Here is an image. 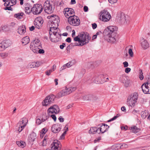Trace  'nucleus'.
<instances>
[{"label":"nucleus","instance_id":"nucleus-1","mask_svg":"<svg viewBox=\"0 0 150 150\" xmlns=\"http://www.w3.org/2000/svg\"><path fill=\"white\" fill-rule=\"evenodd\" d=\"M117 28L114 26H109L105 29L103 32V35L108 42L114 43L117 38Z\"/></svg>","mask_w":150,"mask_h":150},{"label":"nucleus","instance_id":"nucleus-2","mask_svg":"<svg viewBox=\"0 0 150 150\" xmlns=\"http://www.w3.org/2000/svg\"><path fill=\"white\" fill-rule=\"evenodd\" d=\"M81 43L77 45V46H82L88 43L90 40L91 37L86 32H82L80 33Z\"/></svg>","mask_w":150,"mask_h":150},{"label":"nucleus","instance_id":"nucleus-3","mask_svg":"<svg viewBox=\"0 0 150 150\" xmlns=\"http://www.w3.org/2000/svg\"><path fill=\"white\" fill-rule=\"evenodd\" d=\"M76 89V87H71L68 88L66 87L65 89H63L58 93L57 96L59 98H60L70 94L72 92L75 91Z\"/></svg>","mask_w":150,"mask_h":150},{"label":"nucleus","instance_id":"nucleus-4","mask_svg":"<svg viewBox=\"0 0 150 150\" xmlns=\"http://www.w3.org/2000/svg\"><path fill=\"white\" fill-rule=\"evenodd\" d=\"M99 15V19L103 22H108L111 18L110 14L107 10H103L101 11Z\"/></svg>","mask_w":150,"mask_h":150},{"label":"nucleus","instance_id":"nucleus-5","mask_svg":"<svg viewBox=\"0 0 150 150\" xmlns=\"http://www.w3.org/2000/svg\"><path fill=\"white\" fill-rule=\"evenodd\" d=\"M68 22L73 26H78L80 24V21L79 18L75 15L70 16L68 18Z\"/></svg>","mask_w":150,"mask_h":150},{"label":"nucleus","instance_id":"nucleus-6","mask_svg":"<svg viewBox=\"0 0 150 150\" xmlns=\"http://www.w3.org/2000/svg\"><path fill=\"white\" fill-rule=\"evenodd\" d=\"M44 8L45 13L50 14L52 13L54 9V6L51 4L49 1H46L44 3Z\"/></svg>","mask_w":150,"mask_h":150},{"label":"nucleus","instance_id":"nucleus-7","mask_svg":"<svg viewBox=\"0 0 150 150\" xmlns=\"http://www.w3.org/2000/svg\"><path fill=\"white\" fill-rule=\"evenodd\" d=\"M55 96L53 95H51L47 96L42 102V105L47 106L54 103Z\"/></svg>","mask_w":150,"mask_h":150},{"label":"nucleus","instance_id":"nucleus-8","mask_svg":"<svg viewBox=\"0 0 150 150\" xmlns=\"http://www.w3.org/2000/svg\"><path fill=\"white\" fill-rule=\"evenodd\" d=\"M43 10L42 5L39 4H36L33 5L31 9V11L35 15L39 14L41 13Z\"/></svg>","mask_w":150,"mask_h":150},{"label":"nucleus","instance_id":"nucleus-9","mask_svg":"<svg viewBox=\"0 0 150 150\" xmlns=\"http://www.w3.org/2000/svg\"><path fill=\"white\" fill-rule=\"evenodd\" d=\"M141 88L144 93L150 94V77H149L146 82L142 84Z\"/></svg>","mask_w":150,"mask_h":150},{"label":"nucleus","instance_id":"nucleus-10","mask_svg":"<svg viewBox=\"0 0 150 150\" xmlns=\"http://www.w3.org/2000/svg\"><path fill=\"white\" fill-rule=\"evenodd\" d=\"M47 18L51 21V25L58 27L59 22V17L56 15H51L47 16Z\"/></svg>","mask_w":150,"mask_h":150},{"label":"nucleus","instance_id":"nucleus-11","mask_svg":"<svg viewBox=\"0 0 150 150\" xmlns=\"http://www.w3.org/2000/svg\"><path fill=\"white\" fill-rule=\"evenodd\" d=\"M12 44L11 41L9 40H4L0 43V51H3L10 46Z\"/></svg>","mask_w":150,"mask_h":150},{"label":"nucleus","instance_id":"nucleus-12","mask_svg":"<svg viewBox=\"0 0 150 150\" xmlns=\"http://www.w3.org/2000/svg\"><path fill=\"white\" fill-rule=\"evenodd\" d=\"M59 111V109L57 105H54L51 106L48 110L47 112L49 116L50 115V113H57Z\"/></svg>","mask_w":150,"mask_h":150},{"label":"nucleus","instance_id":"nucleus-13","mask_svg":"<svg viewBox=\"0 0 150 150\" xmlns=\"http://www.w3.org/2000/svg\"><path fill=\"white\" fill-rule=\"evenodd\" d=\"M51 146V149L52 150H61V145L60 143L57 140H54Z\"/></svg>","mask_w":150,"mask_h":150},{"label":"nucleus","instance_id":"nucleus-14","mask_svg":"<svg viewBox=\"0 0 150 150\" xmlns=\"http://www.w3.org/2000/svg\"><path fill=\"white\" fill-rule=\"evenodd\" d=\"M63 13L66 17L68 18L74 13V11L73 9L71 8H67L64 9Z\"/></svg>","mask_w":150,"mask_h":150},{"label":"nucleus","instance_id":"nucleus-15","mask_svg":"<svg viewBox=\"0 0 150 150\" xmlns=\"http://www.w3.org/2000/svg\"><path fill=\"white\" fill-rule=\"evenodd\" d=\"M42 18L40 17L37 18L34 21V24L36 28L39 29L43 23Z\"/></svg>","mask_w":150,"mask_h":150},{"label":"nucleus","instance_id":"nucleus-16","mask_svg":"<svg viewBox=\"0 0 150 150\" xmlns=\"http://www.w3.org/2000/svg\"><path fill=\"white\" fill-rule=\"evenodd\" d=\"M50 38L52 42H58L60 36L57 35V34H52L51 32H49Z\"/></svg>","mask_w":150,"mask_h":150},{"label":"nucleus","instance_id":"nucleus-17","mask_svg":"<svg viewBox=\"0 0 150 150\" xmlns=\"http://www.w3.org/2000/svg\"><path fill=\"white\" fill-rule=\"evenodd\" d=\"M62 128L61 125L59 124H56L54 125L51 128L52 131L55 133L59 132Z\"/></svg>","mask_w":150,"mask_h":150},{"label":"nucleus","instance_id":"nucleus-18","mask_svg":"<svg viewBox=\"0 0 150 150\" xmlns=\"http://www.w3.org/2000/svg\"><path fill=\"white\" fill-rule=\"evenodd\" d=\"M27 121L25 118H23L18 123L17 127H20L21 130H22L26 125Z\"/></svg>","mask_w":150,"mask_h":150},{"label":"nucleus","instance_id":"nucleus-19","mask_svg":"<svg viewBox=\"0 0 150 150\" xmlns=\"http://www.w3.org/2000/svg\"><path fill=\"white\" fill-rule=\"evenodd\" d=\"M140 44L142 47L146 49L149 47V45L147 41L143 38L140 39Z\"/></svg>","mask_w":150,"mask_h":150},{"label":"nucleus","instance_id":"nucleus-20","mask_svg":"<svg viewBox=\"0 0 150 150\" xmlns=\"http://www.w3.org/2000/svg\"><path fill=\"white\" fill-rule=\"evenodd\" d=\"M109 126L106 124H103L100 128H99V131H98V133L100 134V133H103L108 131Z\"/></svg>","mask_w":150,"mask_h":150},{"label":"nucleus","instance_id":"nucleus-21","mask_svg":"<svg viewBox=\"0 0 150 150\" xmlns=\"http://www.w3.org/2000/svg\"><path fill=\"white\" fill-rule=\"evenodd\" d=\"M128 18V16H126L124 13H122L120 17V22L122 24L127 23L129 20Z\"/></svg>","mask_w":150,"mask_h":150},{"label":"nucleus","instance_id":"nucleus-22","mask_svg":"<svg viewBox=\"0 0 150 150\" xmlns=\"http://www.w3.org/2000/svg\"><path fill=\"white\" fill-rule=\"evenodd\" d=\"M51 25V27H50L49 32H51L52 34H57V35H58L59 36H60V34L58 32V30H59L57 28L58 27H56L53 25Z\"/></svg>","mask_w":150,"mask_h":150},{"label":"nucleus","instance_id":"nucleus-23","mask_svg":"<svg viewBox=\"0 0 150 150\" xmlns=\"http://www.w3.org/2000/svg\"><path fill=\"white\" fill-rule=\"evenodd\" d=\"M98 97L95 95L90 94L84 96L83 97V99L86 100H90L94 101L97 99Z\"/></svg>","mask_w":150,"mask_h":150},{"label":"nucleus","instance_id":"nucleus-24","mask_svg":"<svg viewBox=\"0 0 150 150\" xmlns=\"http://www.w3.org/2000/svg\"><path fill=\"white\" fill-rule=\"evenodd\" d=\"M30 45L32 46L36 47H37L42 48L41 44L40 41L38 39L35 40L30 43Z\"/></svg>","mask_w":150,"mask_h":150},{"label":"nucleus","instance_id":"nucleus-25","mask_svg":"<svg viewBox=\"0 0 150 150\" xmlns=\"http://www.w3.org/2000/svg\"><path fill=\"white\" fill-rule=\"evenodd\" d=\"M106 75L107 74H100L99 75L98 77H96V81L98 83H101L102 82L101 81H103V82L105 81L104 79Z\"/></svg>","mask_w":150,"mask_h":150},{"label":"nucleus","instance_id":"nucleus-26","mask_svg":"<svg viewBox=\"0 0 150 150\" xmlns=\"http://www.w3.org/2000/svg\"><path fill=\"white\" fill-rule=\"evenodd\" d=\"M136 102L132 100H131L129 98H128L127 99V104L129 107L132 108L134 107L135 105V103Z\"/></svg>","mask_w":150,"mask_h":150},{"label":"nucleus","instance_id":"nucleus-27","mask_svg":"<svg viewBox=\"0 0 150 150\" xmlns=\"http://www.w3.org/2000/svg\"><path fill=\"white\" fill-rule=\"evenodd\" d=\"M99 128H97L96 127H92L91 128L89 131V133L90 134H94L96 133H98V131H99Z\"/></svg>","mask_w":150,"mask_h":150},{"label":"nucleus","instance_id":"nucleus-28","mask_svg":"<svg viewBox=\"0 0 150 150\" xmlns=\"http://www.w3.org/2000/svg\"><path fill=\"white\" fill-rule=\"evenodd\" d=\"M18 32L21 35L24 34L25 32V26L23 25L21 26H20L18 29Z\"/></svg>","mask_w":150,"mask_h":150},{"label":"nucleus","instance_id":"nucleus-29","mask_svg":"<svg viewBox=\"0 0 150 150\" xmlns=\"http://www.w3.org/2000/svg\"><path fill=\"white\" fill-rule=\"evenodd\" d=\"M30 39L28 36H26L23 38L22 40V43L24 45H25L29 42Z\"/></svg>","mask_w":150,"mask_h":150},{"label":"nucleus","instance_id":"nucleus-30","mask_svg":"<svg viewBox=\"0 0 150 150\" xmlns=\"http://www.w3.org/2000/svg\"><path fill=\"white\" fill-rule=\"evenodd\" d=\"M129 129H130L131 132L134 133L138 132L140 130V129L138 128L136 126L130 127Z\"/></svg>","mask_w":150,"mask_h":150},{"label":"nucleus","instance_id":"nucleus-31","mask_svg":"<svg viewBox=\"0 0 150 150\" xmlns=\"http://www.w3.org/2000/svg\"><path fill=\"white\" fill-rule=\"evenodd\" d=\"M138 96V93L136 92H134L133 93L132 96L131 95V96H130L128 98H129L131 99V100H132L137 102V99Z\"/></svg>","mask_w":150,"mask_h":150},{"label":"nucleus","instance_id":"nucleus-32","mask_svg":"<svg viewBox=\"0 0 150 150\" xmlns=\"http://www.w3.org/2000/svg\"><path fill=\"white\" fill-rule=\"evenodd\" d=\"M16 144L19 147L22 148H24L26 146L25 142L22 141H16Z\"/></svg>","mask_w":150,"mask_h":150},{"label":"nucleus","instance_id":"nucleus-33","mask_svg":"<svg viewBox=\"0 0 150 150\" xmlns=\"http://www.w3.org/2000/svg\"><path fill=\"white\" fill-rule=\"evenodd\" d=\"M30 48L34 53H36L37 52L38 49L40 48L39 47H35V46H32L31 45H30Z\"/></svg>","mask_w":150,"mask_h":150},{"label":"nucleus","instance_id":"nucleus-34","mask_svg":"<svg viewBox=\"0 0 150 150\" xmlns=\"http://www.w3.org/2000/svg\"><path fill=\"white\" fill-rule=\"evenodd\" d=\"M23 15V13H21L15 14L14 16L18 19H20L22 18Z\"/></svg>","mask_w":150,"mask_h":150},{"label":"nucleus","instance_id":"nucleus-35","mask_svg":"<svg viewBox=\"0 0 150 150\" xmlns=\"http://www.w3.org/2000/svg\"><path fill=\"white\" fill-rule=\"evenodd\" d=\"M139 77L141 80H142L144 78L142 71L141 69H140L139 70Z\"/></svg>","mask_w":150,"mask_h":150},{"label":"nucleus","instance_id":"nucleus-36","mask_svg":"<svg viewBox=\"0 0 150 150\" xmlns=\"http://www.w3.org/2000/svg\"><path fill=\"white\" fill-rule=\"evenodd\" d=\"M8 2H10V4L11 6H13L15 5L17 3L16 0H8Z\"/></svg>","mask_w":150,"mask_h":150},{"label":"nucleus","instance_id":"nucleus-37","mask_svg":"<svg viewBox=\"0 0 150 150\" xmlns=\"http://www.w3.org/2000/svg\"><path fill=\"white\" fill-rule=\"evenodd\" d=\"M47 129L46 128H44L41 131L40 134V136L41 137L42 135V136L44 135L47 131Z\"/></svg>","mask_w":150,"mask_h":150},{"label":"nucleus","instance_id":"nucleus-38","mask_svg":"<svg viewBox=\"0 0 150 150\" xmlns=\"http://www.w3.org/2000/svg\"><path fill=\"white\" fill-rule=\"evenodd\" d=\"M79 37L78 36H76L75 37L74 39V40L76 41H78L79 43V44H80L81 43V40H80V34L79 35Z\"/></svg>","mask_w":150,"mask_h":150},{"label":"nucleus","instance_id":"nucleus-39","mask_svg":"<svg viewBox=\"0 0 150 150\" xmlns=\"http://www.w3.org/2000/svg\"><path fill=\"white\" fill-rule=\"evenodd\" d=\"M30 7L28 6L25 7V12L28 14H29L31 11L30 9Z\"/></svg>","mask_w":150,"mask_h":150},{"label":"nucleus","instance_id":"nucleus-40","mask_svg":"<svg viewBox=\"0 0 150 150\" xmlns=\"http://www.w3.org/2000/svg\"><path fill=\"white\" fill-rule=\"evenodd\" d=\"M126 77L123 75H121L120 78V80L121 82L123 83L125 81H126Z\"/></svg>","mask_w":150,"mask_h":150},{"label":"nucleus","instance_id":"nucleus-41","mask_svg":"<svg viewBox=\"0 0 150 150\" xmlns=\"http://www.w3.org/2000/svg\"><path fill=\"white\" fill-rule=\"evenodd\" d=\"M45 119H44V117L43 116H42V118L41 120V122H44L45 121L47 120L49 117V115H47L46 113L45 114Z\"/></svg>","mask_w":150,"mask_h":150},{"label":"nucleus","instance_id":"nucleus-42","mask_svg":"<svg viewBox=\"0 0 150 150\" xmlns=\"http://www.w3.org/2000/svg\"><path fill=\"white\" fill-rule=\"evenodd\" d=\"M119 116H120V115L119 114H117V115L116 116H114L110 120H108V122H111V121H113V120H115Z\"/></svg>","mask_w":150,"mask_h":150},{"label":"nucleus","instance_id":"nucleus-43","mask_svg":"<svg viewBox=\"0 0 150 150\" xmlns=\"http://www.w3.org/2000/svg\"><path fill=\"white\" fill-rule=\"evenodd\" d=\"M123 83H124V86L126 87H128L129 86V81L127 80L125 81Z\"/></svg>","mask_w":150,"mask_h":150},{"label":"nucleus","instance_id":"nucleus-44","mask_svg":"<svg viewBox=\"0 0 150 150\" xmlns=\"http://www.w3.org/2000/svg\"><path fill=\"white\" fill-rule=\"evenodd\" d=\"M128 53L129 55L132 57L133 56V53L132 52V50L131 48H129L128 50Z\"/></svg>","mask_w":150,"mask_h":150},{"label":"nucleus","instance_id":"nucleus-45","mask_svg":"<svg viewBox=\"0 0 150 150\" xmlns=\"http://www.w3.org/2000/svg\"><path fill=\"white\" fill-rule=\"evenodd\" d=\"M0 56L3 58H4L8 56V54L5 53H3L1 54Z\"/></svg>","mask_w":150,"mask_h":150},{"label":"nucleus","instance_id":"nucleus-46","mask_svg":"<svg viewBox=\"0 0 150 150\" xmlns=\"http://www.w3.org/2000/svg\"><path fill=\"white\" fill-rule=\"evenodd\" d=\"M45 52V51L43 49H41V48H40L38 49V52L36 53H39V54H43Z\"/></svg>","mask_w":150,"mask_h":150},{"label":"nucleus","instance_id":"nucleus-47","mask_svg":"<svg viewBox=\"0 0 150 150\" xmlns=\"http://www.w3.org/2000/svg\"><path fill=\"white\" fill-rule=\"evenodd\" d=\"M141 116L142 117L143 119L146 118V113L143 112H142L141 113Z\"/></svg>","mask_w":150,"mask_h":150},{"label":"nucleus","instance_id":"nucleus-48","mask_svg":"<svg viewBox=\"0 0 150 150\" xmlns=\"http://www.w3.org/2000/svg\"><path fill=\"white\" fill-rule=\"evenodd\" d=\"M131 69L130 68L126 67L125 70V71L126 73H128L131 71Z\"/></svg>","mask_w":150,"mask_h":150},{"label":"nucleus","instance_id":"nucleus-49","mask_svg":"<svg viewBox=\"0 0 150 150\" xmlns=\"http://www.w3.org/2000/svg\"><path fill=\"white\" fill-rule=\"evenodd\" d=\"M47 140H45V138L43 140V142H42V145L43 146H46V145L47 144Z\"/></svg>","mask_w":150,"mask_h":150},{"label":"nucleus","instance_id":"nucleus-50","mask_svg":"<svg viewBox=\"0 0 150 150\" xmlns=\"http://www.w3.org/2000/svg\"><path fill=\"white\" fill-rule=\"evenodd\" d=\"M67 131H65L60 136L61 139H62L64 138V136L66 134Z\"/></svg>","mask_w":150,"mask_h":150},{"label":"nucleus","instance_id":"nucleus-51","mask_svg":"<svg viewBox=\"0 0 150 150\" xmlns=\"http://www.w3.org/2000/svg\"><path fill=\"white\" fill-rule=\"evenodd\" d=\"M67 131H65L60 136L61 139H62L64 138V136L66 134Z\"/></svg>","mask_w":150,"mask_h":150},{"label":"nucleus","instance_id":"nucleus-52","mask_svg":"<svg viewBox=\"0 0 150 150\" xmlns=\"http://www.w3.org/2000/svg\"><path fill=\"white\" fill-rule=\"evenodd\" d=\"M36 67H39L42 64L41 62H36L35 63Z\"/></svg>","mask_w":150,"mask_h":150},{"label":"nucleus","instance_id":"nucleus-53","mask_svg":"<svg viewBox=\"0 0 150 150\" xmlns=\"http://www.w3.org/2000/svg\"><path fill=\"white\" fill-rule=\"evenodd\" d=\"M123 64L124 65V67H127L129 65V64H128V62L126 61L123 62Z\"/></svg>","mask_w":150,"mask_h":150},{"label":"nucleus","instance_id":"nucleus-54","mask_svg":"<svg viewBox=\"0 0 150 150\" xmlns=\"http://www.w3.org/2000/svg\"><path fill=\"white\" fill-rule=\"evenodd\" d=\"M35 67H36V66L35 65V62L31 63L30 65V68H34Z\"/></svg>","mask_w":150,"mask_h":150},{"label":"nucleus","instance_id":"nucleus-55","mask_svg":"<svg viewBox=\"0 0 150 150\" xmlns=\"http://www.w3.org/2000/svg\"><path fill=\"white\" fill-rule=\"evenodd\" d=\"M50 115V117H51L54 120V121H56V116L55 115H54V114H53V115Z\"/></svg>","mask_w":150,"mask_h":150},{"label":"nucleus","instance_id":"nucleus-56","mask_svg":"<svg viewBox=\"0 0 150 150\" xmlns=\"http://www.w3.org/2000/svg\"><path fill=\"white\" fill-rule=\"evenodd\" d=\"M65 65L66 67H69L73 65V64L71 62L67 63Z\"/></svg>","mask_w":150,"mask_h":150},{"label":"nucleus","instance_id":"nucleus-57","mask_svg":"<svg viewBox=\"0 0 150 150\" xmlns=\"http://www.w3.org/2000/svg\"><path fill=\"white\" fill-rule=\"evenodd\" d=\"M109 2L111 4L116 3L117 1V0H108Z\"/></svg>","mask_w":150,"mask_h":150},{"label":"nucleus","instance_id":"nucleus-58","mask_svg":"<svg viewBox=\"0 0 150 150\" xmlns=\"http://www.w3.org/2000/svg\"><path fill=\"white\" fill-rule=\"evenodd\" d=\"M4 9L6 10H8L12 11L13 10L12 8L11 7V6H10L9 7H6Z\"/></svg>","mask_w":150,"mask_h":150},{"label":"nucleus","instance_id":"nucleus-59","mask_svg":"<svg viewBox=\"0 0 150 150\" xmlns=\"http://www.w3.org/2000/svg\"><path fill=\"white\" fill-rule=\"evenodd\" d=\"M36 123L38 125H40L41 123V120L39 119H38L36 120Z\"/></svg>","mask_w":150,"mask_h":150},{"label":"nucleus","instance_id":"nucleus-60","mask_svg":"<svg viewBox=\"0 0 150 150\" xmlns=\"http://www.w3.org/2000/svg\"><path fill=\"white\" fill-rule=\"evenodd\" d=\"M58 119L60 122H63L64 121V118H62V117L61 116L59 117Z\"/></svg>","mask_w":150,"mask_h":150},{"label":"nucleus","instance_id":"nucleus-61","mask_svg":"<svg viewBox=\"0 0 150 150\" xmlns=\"http://www.w3.org/2000/svg\"><path fill=\"white\" fill-rule=\"evenodd\" d=\"M4 5L5 6H11V5L10 4V2H8L7 1L4 3Z\"/></svg>","mask_w":150,"mask_h":150},{"label":"nucleus","instance_id":"nucleus-62","mask_svg":"<svg viewBox=\"0 0 150 150\" xmlns=\"http://www.w3.org/2000/svg\"><path fill=\"white\" fill-rule=\"evenodd\" d=\"M92 25L93 29H95L97 27V25L96 23L92 24Z\"/></svg>","mask_w":150,"mask_h":150},{"label":"nucleus","instance_id":"nucleus-63","mask_svg":"<svg viewBox=\"0 0 150 150\" xmlns=\"http://www.w3.org/2000/svg\"><path fill=\"white\" fill-rule=\"evenodd\" d=\"M100 139L101 138L100 137L98 138H97L94 140V143H96V142H98Z\"/></svg>","mask_w":150,"mask_h":150},{"label":"nucleus","instance_id":"nucleus-64","mask_svg":"<svg viewBox=\"0 0 150 150\" xmlns=\"http://www.w3.org/2000/svg\"><path fill=\"white\" fill-rule=\"evenodd\" d=\"M88 7L86 6H85L83 7V10L85 12H86L88 11Z\"/></svg>","mask_w":150,"mask_h":150}]
</instances>
